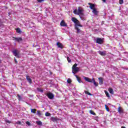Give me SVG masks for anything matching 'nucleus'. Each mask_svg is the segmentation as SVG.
<instances>
[{
  "label": "nucleus",
  "mask_w": 128,
  "mask_h": 128,
  "mask_svg": "<svg viewBox=\"0 0 128 128\" xmlns=\"http://www.w3.org/2000/svg\"><path fill=\"white\" fill-rule=\"evenodd\" d=\"M37 90L40 92H44V90L38 88H37Z\"/></svg>",
  "instance_id": "obj_30"
},
{
  "label": "nucleus",
  "mask_w": 128,
  "mask_h": 128,
  "mask_svg": "<svg viewBox=\"0 0 128 128\" xmlns=\"http://www.w3.org/2000/svg\"><path fill=\"white\" fill-rule=\"evenodd\" d=\"M74 28L77 30V34L80 33V29L77 26H75Z\"/></svg>",
  "instance_id": "obj_20"
},
{
  "label": "nucleus",
  "mask_w": 128,
  "mask_h": 128,
  "mask_svg": "<svg viewBox=\"0 0 128 128\" xmlns=\"http://www.w3.org/2000/svg\"><path fill=\"white\" fill-rule=\"evenodd\" d=\"M78 66V64H75L72 66V74H76L80 72V68Z\"/></svg>",
  "instance_id": "obj_2"
},
{
  "label": "nucleus",
  "mask_w": 128,
  "mask_h": 128,
  "mask_svg": "<svg viewBox=\"0 0 128 128\" xmlns=\"http://www.w3.org/2000/svg\"><path fill=\"white\" fill-rule=\"evenodd\" d=\"M118 112H119V114H124V109L120 107V106H119L118 108Z\"/></svg>",
  "instance_id": "obj_14"
},
{
  "label": "nucleus",
  "mask_w": 128,
  "mask_h": 128,
  "mask_svg": "<svg viewBox=\"0 0 128 128\" xmlns=\"http://www.w3.org/2000/svg\"><path fill=\"white\" fill-rule=\"evenodd\" d=\"M122 128H126L124 126H122Z\"/></svg>",
  "instance_id": "obj_44"
},
{
  "label": "nucleus",
  "mask_w": 128,
  "mask_h": 128,
  "mask_svg": "<svg viewBox=\"0 0 128 128\" xmlns=\"http://www.w3.org/2000/svg\"><path fill=\"white\" fill-rule=\"evenodd\" d=\"M84 93L86 94H88V96H92V94H90V92H88V91L85 90L84 91Z\"/></svg>",
  "instance_id": "obj_31"
},
{
  "label": "nucleus",
  "mask_w": 128,
  "mask_h": 128,
  "mask_svg": "<svg viewBox=\"0 0 128 128\" xmlns=\"http://www.w3.org/2000/svg\"><path fill=\"white\" fill-rule=\"evenodd\" d=\"M36 108L31 109V112H32V114H36Z\"/></svg>",
  "instance_id": "obj_28"
},
{
  "label": "nucleus",
  "mask_w": 128,
  "mask_h": 128,
  "mask_svg": "<svg viewBox=\"0 0 128 128\" xmlns=\"http://www.w3.org/2000/svg\"><path fill=\"white\" fill-rule=\"evenodd\" d=\"M104 93L106 94V96H107V98H110V94H108V91H106L104 90Z\"/></svg>",
  "instance_id": "obj_27"
},
{
  "label": "nucleus",
  "mask_w": 128,
  "mask_h": 128,
  "mask_svg": "<svg viewBox=\"0 0 128 128\" xmlns=\"http://www.w3.org/2000/svg\"><path fill=\"white\" fill-rule=\"evenodd\" d=\"M13 40H16V42H22V38H15V37H12Z\"/></svg>",
  "instance_id": "obj_7"
},
{
  "label": "nucleus",
  "mask_w": 128,
  "mask_h": 128,
  "mask_svg": "<svg viewBox=\"0 0 128 128\" xmlns=\"http://www.w3.org/2000/svg\"><path fill=\"white\" fill-rule=\"evenodd\" d=\"M26 124H28V126H30V122L28 121H27L26 122Z\"/></svg>",
  "instance_id": "obj_39"
},
{
  "label": "nucleus",
  "mask_w": 128,
  "mask_h": 128,
  "mask_svg": "<svg viewBox=\"0 0 128 128\" xmlns=\"http://www.w3.org/2000/svg\"><path fill=\"white\" fill-rule=\"evenodd\" d=\"M7 124H10V121L8 120H5Z\"/></svg>",
  "instance_id": "obj_38"
},
{
  "label": "nucleus",
  "mask_w": 128,
  "mask_h": 128,
  "mask_svg": "<svg viewBox=\"0 0 128 128\" xmlns=\"http://www.w3.org/2000/svg\"><path fill=\"white\" fill-rule=\"evenodd\" d=\"M51 120H52V122H56V120H58V119H56V118L54 117H52Z\"/></svg>",
  "instance_id": "obj_24"
},
{
  "label": "nucleus",
  "mask_w": 128,
  "mask_h": 128,
  "mask_svg": "<svg viewBox=\"0 0 128 128\" xmlns=\"http://www.w3.org/2000/svg\"><path fill=\"white\" fill-rule=\"evenodd\" d=\"M88 6H90L89 8H90V10H94L95 8H94V6H95L94 4H92V3H88Z\"/></svg>",
  "instance_id": "obj_12"
},
{
  "label": "nucleus",
  "mask_w": 128,
  "mask_h": 128,
  "mask_svg": "<svg viewBox=\"0 0 128 128\" xmlns=\"http://www.w3.org/2000/svg\"><path fill=\"white\" fill-rule=\"evenodd\" d=\"M56 46L58 48H61V50H62V48H64L62 44L60 43V42H58L56 43Z\"/></svg>",
  "instance_id": "obj_6"
},
{
  "label": "nucleus",
  "mask_w": 128,
  "mask_h": 128,
  "mask_svg": "<svg viewBox=\"0 0 128 128\" xmlns=\"http://www.w3.org/2000/svg\"><path fill=\"white\" fill-rule=\"evenodd\" d=\"M26 79L28 80V82H29V84H32V78L30 77V76L26 75Z\"/></svg>",
  "instance_id": "obj_11"
},
{
  "label": "nucleus",
  "mask_w": 128,
  "mask_h": 128,
  "mask_svg": "<svg viewBox=\"0 0 128 128\" xmlns=\"http://www.w3.org/2000/svg\"><path fill=\"white\" fill-rule=\"evenodd\" d=\"M17 98L19 101H20L22 100V96L18 94L17 95Z\"/></svg>",
  "instance_id": "obj_22"
},
{
  "label": "nucleus",
  "mask_w": 128,
  "mask_h": 128,
  "mask_svg": "<svg viewBox=\"0 0 128 128\" xmlns=\"http://www.w3.org/2000/svg\"><path fill=\"white\" fill-rule=\"evenodd\" d=\"M98 54H100V56H104L106 54V51H98Z\"/></svg>",
  "instance_id": "obj_13"
},
{
  "label": "nucleus",
  "mask_w": 128,
  "mask_h": 128,
  "mask_svg": "<svg viewBox=\"0 0 128 128\" xmlns=\"http://www.w3.org/2000/svg\"><path fill=\"white\" fill-rule=\"evenodd\" d=\"M108 90L110 94H114V89H112V88H109L108 89Z\"/></svg>",
  "instance_id": "obj_17"
},
{
  "label": "nucleus",
  "mask_w": 128,
  "mask_h": 128,
  "mask_svg": "<svg viewBox=\"0 0 128 128\" xmlns=\"http://www.w3.org/2000/svg\"><path fill=\"white\" fill-rule=\"evenodd\" d=\"M96 42L99 44H102L104 43V40L100 38H97L96 40Z\"/></svg>",
  "instance_id": "obj_5"
},
{
  "label": "nucleus",
  "mask_w": 128,
  "mask_h": 128,
  "mask_svg": "<svg viewBox=\"0 0 128 128\" xmlns=\"http://www.w3.org/2000/svg\"><path fill=\"white\" fill-rule=\"evenodd\" d=\"M46 116H50V113L47 112L45 114Z\"/></svg>",
  "instance_id": "obj_33"
},
{
  "label": "nucleus",
  "mask_w": 128,
  "mask_h": 128,
  "mask_svg": "<svg viewBox=\"0 0 128 128\" xmlns=\"http://www.w3.org/2000/svg\"><path fill=\"white\" fill-rule=\"evenodd\" d=\"M60 26H68V24L66 23L64 20H62L60 23Z\"/></svg>",
  "instance_id": "obj_9"
},
{
  "label": "nucleus",
  "mask_w": 128,
  "mask_h": 128,
  "mask_svg": "<svg viewBox=\"0 0 128 128\" xmlns=\"http://www.w3.org/2000/svg\"><path fill=\"white\" fill-rule=\"evenodd\" d=\"M16 32L18 34H21L22 33V30H20V28H17L16 29Z\"/></svg>",
  "instance_id": "obj_23"
},
{
  "label": "nucleus",
  "mask_w": 128,
  "mask_h": 128,
  "mask_svg": "<svg viewBox=\"0 0 128 128\" xmlns=\"http://www.w3.org/2000/svg\"><path fill=\"white\" fill-rule=\"evenodd\" d=\"M92 82L94 83V86H98V83L96 82V80H94V78H92Z\"/></svg>",
  "instance_id": "obj_16"
},
{
  "label": "nucleus",
  "mask_w": 128,
  "mask_h": 128,
  "mask_svg": "<svg viewBox=\"0 0 128 128\" xmlns=\"http://www.w3.org/2000/svg\"><path fill=\"white\" fill-rule=\"evenodd\" d=\"M36 124L38 126H42V122L40 121H36Z\"/></svg>",
  "instance_id": "obj_29"
},
{
  "label": "nucleus",
  "mask_w": 128,
  "mask_h": 128,
  "mask_svg": "<svg viewBox=\"0 0 128 128\" xmlns=\"http://www.w3.org/2000/svg\"><path fill=\"white\" fill-rule=\"evenodd\" d=\"M74 14H78V16H84V9H82L80 7L78 8V10L76 9H75L74 12Z\"/></svg>",
  "instance_id": "obj_1"
},
{
  "label": "nucleus",
  "mask_w": 128,
  "mask_h": 128,
  "mask_svg": "<svg viewBox=\"0 0 128 128\" xmlns=\"http://www.w3.org/2000/svg\"><path fill=\"white\" fill-rule=\"evenodd\" d=\"M67 60H68V62H72V60H70V57H68V56L67 57Z\"/></svg>",
  "instance_id": "obj_34"
},
{
  "label": "nucleus",
  "mask_w": 128,
  "mask_h": 128,
  "mask_svg": "<svg viewBox=\"0 0 128 128\" xmlns=\"http://www.w3.org/2000/svg\"><path fill=\"white\" fill-rule=\"evenodd\" d=\"M12 52L14 56L16 57L17 58H20V52H18V50H14L12 51Z\"/></svg>",
  "instance_id": "obj_3"
},
{
  "label": "nucleus",
  "mask_w": 128,
  "mask_h": 128,
  "mask_svg": "<svg viewBox=\"0 0 128 128\" xmlns=\"http://www.w3.org/2000/svg\"><path fill=\"white\" fill-rule=\"evenodd\" d=\"M46 96H48V98H50V100H52L54 98V96L52 92L48 93L46 94Z\"/></svg>",
  "instance_id": "obj_4"
},
{
  "label": "nucleus",
  "mask_w": 128,
  "mask_h": 128,
  "mask_svg": "<svg viewBox=\"0 0 128 128\" xmlns=\"http://www.w3.org/2000/svg\"><path fill=\"white\" fill-rule=\"evenodd\" d=\"M37 115L38 116H42V113L40 110H37Z\"/></svg>",
  "instance_id": "obj_26"
},
{
  "label": "nucleus",
  "mask_w": 128,
  "mask_h": 128,
  "mask_svg": "<svg viewBox=\"0 0 128 128\" xmlns=\"http://www.w3.org/2000/svg\"><path fill=\"white\" fill-rule=\"evenodd\" d=\"M16 124H22V122L20 121H18L16 122Z\"/></svg>",
  "instance_id": "obj_37"
},
{
  "label": "nucleus",
  "mask_w": 128,
  "mask_h": 128,
  "mask_svg": "<svg viewBox=\"0 0 128 128\" xmlns=\"http://www.w3.org/2000/svg\"><path fill=\"white\" fill-rule=\"evenodd\" d=\"M105 108L107 112H110V108L108 106H105Z\"/></svg>",
  "instance_id": "obj_32"
},
{
  "label": "nucleus",
  "mask_w": 128,
  "mask_h": 128,
  "mask_svg": "<svg viewBox=\"0 0 128 128\" xmlns=\"http://www.w3.org/2000/svg\"><path fill=\"white\" fill-rule=\"evenodd\" d=\"M71 20L72 22H74V24H76V22L78 20V19L74 17L72 18Z\"/></svg>",
  "instance_id": "obj_21"
},
{
  "label": "nucleus",
  "mask_w": 128,
  "mask_h": 128,
  "mask_svg": "<svg viewBox=\"0 0 128 128\" xmlns=\"http://www.w3.org/2000/svg\"><path fill=\"white\" fill-rule=\"evenodd\" d=\"M104 2H106V0H102Z\"/></svg>",
  "instance_id": "obj_43"
},
{
  "label": "nucleus",
  "mask_w": 128,
  "mask_h": 128,
  "mask_svg": "<svg viewBox=\"0 0 128 128\" xmlns=\"http://www.w3.org/2000/svg\"><path fill=\"white\" fill-rule=\"evenodd\" d=\"M2 24V20H0V24Z\"/></svg>",
  "instance_id": "obj_42"
},
{
  "label": "nucleus",
  "mask_w": 128,
  "mask_h": 128,
  "mask_svg": "<svg viewBox=\"0 0 128 128\" xmlns=\"http://www.w3.org/2000/svg\"><path fill=\"white\" fill-rule=\"evenodd\" d=\"M14 62L15 64H18V61L16 60V58H14Z\"/></svg>",
  "instance_id": "obj_41"
},
{
  "label": "nucleus",
  "mask_w": 128,
  "mask_h": 128,
  "mask_svg": "<svg viewBox=\"0 0 128 128\" xmlns=\"http://www.w3.org/2000/svg\"><path fill=\"white\" fill-rule=\"evenodd\" d=\"M78 82L80 84L81 82H82V79H80V78L78 77V75H76L75 76Z\"/></svg>",
  "instance_id": "obj_15"
},
{
  "label": "nucleus",
  "mask_w": 128,
  "mask_h": 128,
  "mask_svg": "<svg viewBox=\"0 0 128 128\" xmlns=\"http://www.w3.org/2000/svg\"><path fill=\"white\" fill-rule=\"evenodd\" d=\"M92 12L96 16H98V11L96 10V8H95L93 9Z\"/></svg>",
  "instance_id": "obj_19"
},
{
  "label": "nucleus",
  "mask_w": 128,
  "mask_h": 128,
  "mask_svg": "<svg viewBox=\"0 0 128 128\" xmlns=\"http://www.w3.org/2000/svg\"><path fill=\"white\" fill-rule=\"evenodd\" d=\"M38 2H44V0H37Z\"/></svg>",
  "instance_id": "obj_40"
},
{
  "label": "nucleus",
  "mask_w": 128,
  "mask_h": 128,
  "mask_svg": "<svg viewBox=\"0 0 128 128\" xmlns=\"http://www.w3.org/2000/svg\"><path fill=\"white\" fill-rule=\"evenodd\" d=\"M76 26H80V28H82V26L80 24V21L78 20V21L75 23Z\"/></svg>",
  "instance_id": "obj_18"
},
{
  "label": "nucleus",
  "mask_w": 128,
  "mask_h": 128,
  "mask_svg": "<svg viewBox=\"0 0 128 128\" xmlns=\"http://www.w3.org/2000/svg\"><path fill=\"white\" fill-rule=\"evenodd\" d=\"M67 82L68 84H71L72 83V80H70V78H68L67 80Z\"/></svg>",
  "instance_id": "obj_35"
},
{
  "label": "nucleus",
  "mask_w": 128,
  "mask_h": 128,
  "mask_svg": "<svg viewBox=\"0 0 128 128\" xmlns=\"http://www.w3.org/2000/svg\"><path fill=\"white\" fill-rule=\"evenodd\" d=\"M89 112H90L91 114H93V116H96V114L92 110H90L89 111Z\"/></svg>",
  "instance_id": "obj_25"
},
{
  "label": "nucleus",
  "mask_w": 128,
  "mask_h": 128,
  "mask_svg": "<svg viewBox=\"0 0 128 128\" xmlns=\"http://www.w3.org/2000/svg\"><path fill=\"white\" fill-rule=\"evenodd\" d=\"M0 62H2V60H0Z\"/></svg>",
  "instance_id": "obj_45"
},
{
  "label": "nucleus",
  "mask_w": 128,
  "mask_h": 128,
  "mask_svg": "<svg viewBox=\"0 0 128 128\" xmlns=\"http://www.w3.org/2000/svg\"><path fill=\"white\" fill-rule=\"evenodd\" d=\"M98 80H99V84H100V86L104 84V78L100 77L98 78Z\"/></svg>",
  "instance_id": "obj_8"
},
{
  "label": "nucleus",
  "mask_w": 128,
  "mask_h": 128,
  "mask_svg": "<svg viewBox=\"0 0 128 128\" xmlns=\"http://www.w3.org/2000/svg\"><path fill=\"white\" fill-rule=\"evenodd\" d=\"M120 4H124V0H119Z\"/></svg>",
  "instance_id": "obj_36"
},
{
  "label": "nucleus",
  "mask_w": 128,
  "mask_h": 128,
  "mask_svg": "<svg viewBox=\"0 0 128 128\" xmlns=\"http://www.w3.org/2000/svg\"><path fill=\"white\" fill-rule=\"evenodd\" d=\"M84 80L88 82H92V79H90L88 77L84 76Z\"/></svg>",
  "instance_id": "obj_10"
}]
</instances>
